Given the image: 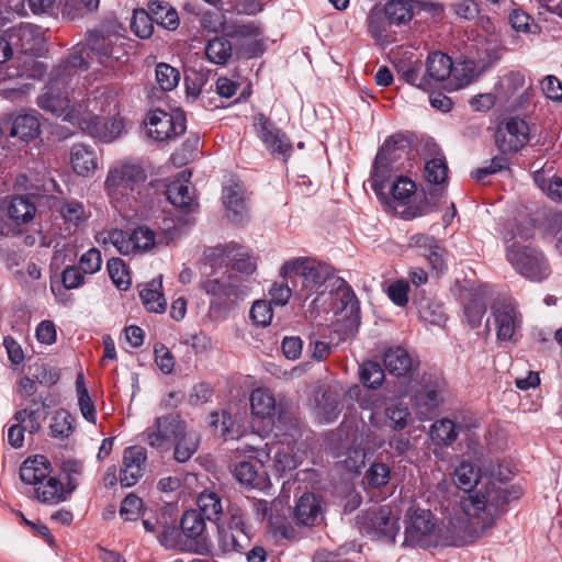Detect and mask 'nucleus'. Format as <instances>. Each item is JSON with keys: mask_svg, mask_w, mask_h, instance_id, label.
<instances>
[{"mask_svg": "<svg viewBox=\"0 0 562 562\" xmlns=\"http://www.w3.org/2000/svg\"><path fill=\"white\" fill-rule=\"evenodd\" d=\"M76 390L78 394L79 408L83 418L87 422L94 424L97 420L95 408L85 385V379L82 374H79L76 379Z\"/></svg>", "mask_w": 562, "mask_h": 562, "instance_id": "nucleus-52", "label": "nucleus"}, {"mask_svg": "<svg viewBox=\"0 0 562 562\" xmlns=\"http://www.w3.org/2000/svg\"><path fill=\"white\" fill-rule=\"evenodd\" d=\"M146 125L151 138L164 142L184 133L186 117L182 112L171 114L162 110H154L148 113Z\"/></svg>", "mask_w": 562, "mask_h": 562, "instance_id": "nucleus-16", "label": "nucleus"}, {"mask_svg": "<svg viewBox=\"0 0 562 562\" xmlns=\"http://www.w3.org/2000/svg\"><path fill=\"white\" fill-rule=\"evenodd\" d=\"M494 328L498 341H514L520 328V314L512 302H498L492 307Z\"/></svg>", "mask_w": 562, "mask_h": 562, "instance_id": "nucleus-20", "label": "nucleus"}, {"mask_svg": "<svg viewBox=\"0 0 562 562\" xmlns=\"http://www.w3.org/2000/svg\"><path fill=\"white\" fill-rule=\"evenodd\" d=\"M508 502V493L493 484L462 496L460 507L465 518H445L437 530L436 547H462L487 536Z\"/></svg>", "mask_w": 562, "mask_h": 562, "instance_id": "nucleus-1", "label": "nucleus"}, {"mask_svg": "<svg viewBox=\"0 0 562 562\" xmlns=\"http://www.w3.org/2000/svg\"><path fill=\"white\" fill-rule=\"evenodd\" d=\"M391 477V470L389 465L375 462L370 465L366 473V480L371 487H382L386 485Z\"/></svg>", "mask_w": 562, "mask_h": 562, "instance_id": "nucleus-62", "label": "nucleus"}, {"mask_svg": "<svg viewBox=\"0 0 562 562\" xmlns=\"http://www.w3.org/2000/svg\"><path fill=\"white\" fill-rule=\"evenodd\" d=\"M146 179V171L139 164L123 160L110 167L104 190L114 207L122 210L136 201Z\"/></svg>", "mask_w": 562, "mask_h": 562, "instance_id": "nucleus-4", "label": "nucleus"}, {"mask_svg": "<svg viewBox=\"0 0 562 562\" xmlns=\"http://www.w3.org/2000/svg\"><path fill=\"white\" fill-rule=\"evenodd\" d=\"M2 131L8 130L10 137H18L29 142L40 134V120L37 113H25L16 115L12 122L3 123Z\"/></svg>", "mask_w": 562, "mask_h": 562, "instance_id": "nucleus-30", "label": "nucleus"}, {"mask_svg": "<svg viewBox=\"0 0 562 562\" xmlns=\"http://www.w3.org/2000/svg\"><path fill=\"white\" fill-rule=\"evenodd\" d=\"M105 241L111 243L123 256L137 254L132 233L113 229L109 232Z\"/></svg>", "mask_w": 562, "mask_h": 562, "instance_id": "nucleus-58", "label": "nucleus"}, {"mask_svg": "<svg viewBox=\"0 0 562 562\" xmlns=\"http://www.w3.org/2000/svg\"><path fill=\"white\" fill-rule=\"evenodd\" d=\"M157 538L159 543L166 549L189 550L188 541L181 528L179 529L175 525H165L162 532Z\"/></svg>", "mask_w": 562, "mask_h": 562, "instance_id": "nucleus-51", "label": "nucleus"}, {"mask_svg": "<svg viewBox=\"0 0 562 562\" xmlns=\"http://www.w3.org/2000/svg\"><path fill=\"white\" fill-rule=\"evenodd\" d=\"M383 9L390 25L407 24L414 16L413 0H390L383 5Z\"/></svg>", "mask_w": 562, "mask_h": 562, "instance_id": "nucleus-38", "label": "nucleus"}, {"mask_svg": "<svg viewBox=\"0 0 562 562\" xmlns=\"http://www.w3.org/2000/svg\"><path fill=\"white\" fill-rule=\"evenodd\" d=\"M70 165L78 176L89 177L98 169L99 157L93 147L81 143L75 144L70 149Z\"/></svg>", "mask_w": 562, "mask_h": 562, "instance_id": "nucleus-29", "label": "nucleus"}, {"mask_svg": "<svg viewBox=\"0 0 562 562\" xmlns=\"http://www.w3.org/2000/svg\"><path fill=\"white\" fill-rule=\"evenodd\" d=\"M383 363L385 369L393 375L408 376L409 380L414 378L416 368L408 351L402 347L385 351Z\"/></svg>", "mask_w": 562, "mask_h": 562, "instance_id": "nucleus-33", "label": "nucleus"}, {"mask_svg": "<svg viewBox=\"0 0 562 562\" xmlns=\"http://www.w3.org/2000/svg\"><path fill=\"white\" fill-rule=\"evenodd\" d=\"M367 22L368 30L375 40H380L384 36L386 32V24L389 23L383 7L375 4L370 10Z\"/></svg>", "mask_w": 562, "mask_h": 562, "instance_id": "nucleus-60", "label": "nucleus"}, {"mask_svg": "<svg viewBox=\"0 0 562 562\" xmlns=\"http://www.w3.org/2000/svg\"><path fill=\"white\" fill-rule=\"evenodd\" d=\"M334 289L340 303V310L345 312V316L351 321H358L360 305L352 288L344 279L337 278L334 283Z\"/></svg>", "mask_w": 562, "mask_h": 562, "instance_id": "nucleus-37", "label": "nucleus"}, {"mask_svg": "<svg viewBox=\"0 0 562 562\" xmlns=\"http://www.w3.org/2000/svg\"><path fill=\"white\" fill-rule=\"evenodd\" d=\"M140 300L148 312L164 313L167 301L162 293V277L154 279L142 285L139 290Z\"/></svg>", "mask_w": 562, "mask_h": 562, "instance_id": "nucleus-35", "label": "nucleus"}, {"mask_svg": "<svg viewBox=\"0 0 562 562\" xmlns=\"http://www.w3.org/2000/svg\"><path fill=\"white\" fill-rule=\"evenodd\" d=\"M83 462L77 459H66L61 463V471L66 476V483L64 484L71 495L72 492L78 487V479L83 473Z\"/></svg>", "mask_w": 562, "mask_h": 562, "instance_id": "nucleus-59", "label": "nucleus"}, {"mask_svg": "<svg viewBox=\"0 0 562 562\" xmlns=\"http://www.w3.org/2000/svg\"><path fill=\"white\" fill-rule=\"evenodd\" d=\"M52 464L44 456L30 457L20 467L21 481L30 486L26 494L34 501L47 506L66 502L69 491L64 483L52 475Z\"/></svg>", "mask_w": 562, "mask_h": 562, "instance_id": "nucleus-2", "label": "nucleus"}, {"mask_svg": "<svg viewBox=\"0 0 562 562\" xmlns=\"http://www.w3.org/2000/svg\"><path fill=\"white\" fill-rule=\"evenodd\" d=\"M147 451L142 446H131L124 449L120 483L124 487L134 486L144 475Z\"/></svg>", "mask_w": 562, "mask_h": 562, "instance_id": "nucleus-23", "label": "nucleus"}, {"mask_svg": "<svg viewBox=\"0 0 562 562\" xmlns=\"http://www.w3.org/2000/svg\"><path fill=\"white\" fill-rule=\"evenodd\" d=\"M506 258L519 274L531 281L540 282L551 272L542 251L531 245L513 244Z\"/></svg>", "mask_w": 562, "mask_h": 562, "instance_id": "nucleus-8", "label": "nucleus"}, {"mask_svg": "<svg viewBox=\"0 0 562 562\" xmlns=\"http://www.w3.org/2000/svg\"><path fill=\"white\" fill-rule=\"evenodd\" d=\"M323 499L321 495L304 493L294 508V518L299 525L312 527L323 520Z\"/></svg>", "mask_w": 562, "mask_h": 562, "instance_id": "nucleus-27", "label": "nucleus"}, {"mask_svg": "<svg viewBox=\"0 0 562 562\" xmlns=\"http://www.w3.org/2000/svg\"><path fill=\"white\" fill-rule=\"evenodd\" d=\"M360 381L368 389H378L384 381L382 367L374 361H366L360 366Z\"/></svg>", "mask_w": 562, "mask_h": 562, "instance_id": "nucleus-53", "label": "nucleus"}, {"mask_svg": "<svg viewBox=\"0 0 562 562\" xmlns=\"http://www.w3.org/2000/svg\"><path fill=\"white\" fill-rule=\"evenodd\" d=\"M448 167L443 158H434L425 165V178L428 182L440 184L447 179Z\"/></svg>", "mask_w": 562, "mask_h": 562, "instance_id": "nucleus-63", "label": "nucleus"}, {"mask_svg": "<svg viewBox=\"0 0 562 562\" xmlns=\"http://www.w3.org/2000/svg\"><path fill=\"white\" fill-rule=\"evenodd\" d=\"M60 215L65 223L79 226L87 220L85 206L78 201H65L60 206Z\"/></svg>", "mask_w": 562, "mask_h": 562, "instance_id": "nucleus-61", "label": "nucleus"}, {"mask_svg": "<svg viewBox=\"0 0 562 562\" xmlns=\"http://www.w3.org/2000/svg\"><path fill=\"white\" fill-rule=\"evenodd\" d=\"M424 68L425 76L429 78V85L431 86L432 82L446 80L451 74L458 76L460 70L458 66L453 67L451 58L441 52L429 54Z\"/></svg>", "mask_w": 562, "mask_h": 562, "instance_id": "nucleus-32", "label": "nucleus"}, {"mask_svg": "<svg viewBox=\"0 0 562 562\" xmlns=\"http://www.w3.org/2000/svg\"><path fill=\"white\" fill-rule=\"evenodd\" d=\"M529 140V126L519 117H510L502 123L495 133V143L503 153H517Z\"/></svg>", "mask_w": 562, "mask_h": 562, "instance_id": "nucleus-19", "label": "nucleus"}, {"mask_svg": "<svg viewBox=\"0 0 562 562\" xmlns=\"http://www.w3.org/2000/svg\"><path fill=\"white\" fill-rule=\"evenodd\" d=\"M234 424L232 415L226 411H223L221 414L215 412L211 414L210 427L214 428L215 431L218 430L220 436L225 440L239 437L240 432L238 429H235Z\"/></svg>", "mask_w": 562, "mask_h": 562, "instance_id": "nucleus-49", "label": "nucleus"}, {"mask_svg": "<svg viewBox=\"0 0 562 562\" xmlns=\"http://www.w3.org/2000/svg\"><path fill=\"white\" fill-rule=\"evenodd\" d=\"M227 513V521L217 524L218 544L223 552H240L249 546L251 530L240 507L231 505Z\"/></svg>", "mask_w": 562, "mask_h": 562, "instance_id": "nucleus-9", "label": "nucleus"}, {"mask_svg": "<svg viewBox=\"0 0 562 562\" xmlns=\"http://www.w3.org/2000/svg\"><path fill=\"white\" fill-rule=\"evenodd\" d=\"M191 172L183 170L167 187V199L176 207L186 212L193 210L195 200L193 196V188L190 184Z\"/></svg>", "mask_w": 562, "mask_h": 562, "instance_id": "nucleus-26", "label": "nucleus"}, {"mask_svg": "<svg viewBox=\"0 0 562 562\" xmlns=\"http://www.w3.org/2000/svg\"><path fill=\"white\" fill-rule=\"evenodd\" d=\"M252 127L268 153L280 156L283 161L288 160L293 151V145L285 132L263 113L254 116Z\"/></svg>", "mask_w": 562, "mask_h": 562, "instance_id": "nucleus-12", "label": "nucleus"}, {"mask_svg": "<svg viewBox=\"0 0 562 562\" xmlns=\"http://www.w3.org/2000/svg\"><path fill=\"white\" fill-rule=\"evenodd\" d=\"M292 274L297 276L301 280V286L296 291L297 296L307 301L312 295L323 293L322 288L331 271L329 266L305 257L294 258L282 265L280 276L285 279Z\"/></svg>", "mask_w": 562, "mask_h": 562, "instance_id": "nucleus-6", "label": "nucleus"}, {"mask_svg": "<svg viewBox=\"0 0 562 562\" xmlns=\"http://www.w3.org/2000/svg\"><path fill=\"white\" fill-rule=\"evenodd\" d=\"M156 80L162 91L173 90L180 81V71L166 63L156 66Z\"/></svg>", "mask_w": 562, "mask_h": 562, "instance_id": "nucleus-57", "label": "nucleus"}, {"mask_svg": "<svg viewBox=\"0 0 562 562\" xmlns=\"http://www.w3.org/2000/svg\"><path fill=\"white\" fill-rule=\"evenodd\" d=\"M408 247L415 249L418 255L423 256L430 268L437 273H441L447 269V250L434 236L416 233L408 238Z\"/></svg>", "mask_w": 562, "mask_h": 562, "instance_id": "nucleus-21", "label": "nucleus"}, {"mask_svg": "<svg viewBox=\"0 0 562 562\" xmlns=\"http://www.w3.org/2000/svg\"><path fill=\"white\" fill-rule=\"evenodd\" d=\"M184 423L176 413L157 417L144 431L145 441L156 449H169L183 432Z\"/></svg>", "mask_w": 562, "mask_h": 562, "instance_id": "nucleus-15", "label": "nucleus"}, {"mask_svg": "<svg viewBox=\"0 0 562 562\" xmlns=\"http://www.w3.org/2000/svg\"><path fill=\"white\" fill-rule=\"evenodd\" d=\"M241 247L235 244L220 245L209 248L205 251V258L211 266H227L232 262L233 268L240 273L250 274L256 271L257 263L255 258L240 251Z\"/></svg>", "mask_w": 562, "mask_h": 562, "instance_id": "nucleus-18", "label": "nucleus"}, {"mask_svg": "<svg viewBox=\"0 0 562 562\" xmlns=\"http://www.w3.org/2000/svg\"><path fill=\"white\" fill-rule=\"evenodd\" d=\"M439 524L429 509L413 508L405 530V543L423 549L436 548Z\"/></svg>", "mask_w": 562, "mask_h": 562, "instance_id": "nucleus-11", "label": "nucleus"}, {"mask_svg": "<svg viewBox=\"0 0 562 562\" xmlns=\"http://www.w3.org/2000/svg\"><path fill=\"white\" fill-rule=\"evenodd\" d=\"M205 520L195 509L184 512L180 520V528L188 541L189 550L196 554L210 553L212 549Z\"/></svg>", "mask_w": 562, "mask_h": 562, "instance_id": "nucleus-17", "label": "nucleus"}, {"mask_svg": "<svg viewBox=\"0 0 562 562\" xmlns=\"http://www.w3.org/2000/svg\"><path fill=\"white\" fill-rule=\"evenodd\" d=\"M71 117L72 120L75 119L76 125L82 132L103 143L114 142L124 131L123 121L117 115L93 114L88 110V105L85 108V111L72 113Z\"/></svg>", "mask_w": 562, "mask_h": 562, "instance_id": "nucleus-10", "label": "nucleus"}, {"mask_svg": "<svg viewBox=\"0 0 562 562\" xmlns=\"http://www.w3.org/2000/svg\"><path fill=\"white\" fill-rule=\"evenodd\" d=\"M85 274H94L102 267V256L99 249L90 248L83 252L77 266Z\"/></svg>", "mask_w": 562, "mask_h": 562, "instance_id": "nucleus-64", "label": "nucleus"}, {"mask_svg": "<svg viewBox=\"0 0 562 562\" xmlns=\"http://www.w3.org/2000/svg\"><path fill=\"white\" fill-rule=\"evenodd\" d=\"M244 186L232 182L223 188V203L227 211V217L235 224H243L249 218V211Z\"/></svg>", "mask_w": 562, "mask_h": 562, "instance_id": "nucleus-25", "label": "nucleus"}, {"mask_svg": "<svg viewBox=\"0 0 562 562\" xmlns=\"http://www.w3.org/2000/svg\"><path fill=\"white\" fill-rule=\"evenodd\" d=\"M395 68L400 79L420 90L428 91L431 89L429 78L424 72V63L419 58L401 59L395 63Z\"/></svg>", "mask_w": 562, "mask_h": 562, "instance_id": "nucleus-31", "label": "nucleus"}, {"mask_svg": "<svg viewBox=\"0 0 562 562\" xmlns=\"http://www.w3.org/2000/svg\"><path fill=\"white\" fill-rule=\"evenodd\" d=\"M234 475L244 485L258 488L262 486L263 480L254 463L241 461L236 464Z\"/></svg>", "mask_w": 562, "mask_h": 562, "instance_id": "nucleus-54", "label": "nucleus"}, {"mask_svg": "<svg viewBox=\"0 0 562 562\" xmlns=\"http://www.w3.org/2000/svg\"><path fill=\"white\" fill-rule=\"evenodd\" d=\"M459 429L457 425L449 418L436 420L429 430L432 442L437 446L448 447L458 438Z\"/></svg>", "mask_w": 562, "mask_h": 562, "instance_id": "nucleus-41", "label": "nucleus"}, {"mask_svg": "<svg viewBox=\"0 0 562 562\" xmlns=\"http://www.w3.org/2000/svg\"><path fill=\"white\" fill-rule=\"evenodd\" d=\"M46 400L42 395L38 398H33L30 404H25L23 408L14 413L13 420L22 422L30 435L37 434L42 428L43 420L46 418V408L49 407Z\"/></svg>", "mask_w": 562, "mask_h": 562, "instance_id": "nucleus-28", "label": "nucleus"}, {"mask_svg": "<svg viewBox=\"0 0 562 562\" xmlns=\"http://www.w3.org/2000/svg\"><path fill=\"white\" fill-rule=\"evenodd\" d=\"M443 382L431 374H424L420 380H409L405 395H411L413 404L426 413L436 409L442 402Z\"/></svg>", "mask_w": 562, "mask_h": 562, "instance_id": "nucleus-14", "label": "nucleus"}, {"mask_svg": "<svg viewBox=\"0 0 562 562\" xmlns=\"http://www.w3.org/2000/svg\"><path fill=\"white\" fill-rule=\"evenodd\" d=\"M233 47L227 36H216L205 46L207 59L215 65H224L232 57Z\"/></svg>", "mask_w": 562, "mask_h": 562, "instance_id": "nucleus-45", "label": "nucleus"}, {"mask_svg": "<svg viewBox=\"0 0 562 562\" xmlns=\"http://www.w3.org/2000/svg\"><path fill=\"white\" fill-rule=\"evenodd\" d=\"M12 46L22 53L38 54L43 47L41 29L32 23H20L7 32Z\"/></svg>", "mask_w": 562, "mask_h": 562, "instance_id": "nucleus-24", "label": "nucleus"}, {"mask_svg": "<svg viewBox=\"0 0 562 562\" xmlns=\"http://www.w3.org/2000/svg\"><path fill=\"white\" fill-rule=\"evenodd\" d=\"M35 55L36 54L23 53V56L16 57V76L41 79L45 75L47 68L43 61L35 58Z\"/></svg>", "mask_w": 562, "mask_h": 562, "instance_id": "nucleus-48", "label": "nucleus"}, {"mask_svg": "<svg viewBox=\"0 0 562 562\" xmlns=\"http://www.w3.org/2000/svg\"><path fill=\"white\" fill-rule=\"evenodd\" d=\"M418 314L420 321L429 325L441 327L447 321L442 304L429 299L419 302Z\"/></svg>", "mask_w": 562, "mask_h": 562, "instance_id": "nucleus-46", "label": "nucleus"}, {"mask_svg": "<svg viewBox=\"0 0 562 562\" xmlns=\"http://www.w3.org/2000/svg\"><path fill=\"white\" fill-rule=\"evenodd\" d=\"M119 34L110 31L94 30L87 36L85 44H78L70 53L67 64L72 69H88L95 59L100 65L110 60H120L122 47Z\"/></svg>", "mask_w": 562, "mask_h": 562, "instance_id": "nucleus-5", "label": "nucleus"}, {"mask_svg": "<svg viewBox=\"0 0 562 562\" xmlns=\"http://www.w3.org/2000/svg\"><path fill=\"white\" fill-rule=\"evenodd\" d=\"M106 269L112 282L120 290H127L131 285L130 272L120 258H111L108 260Z\"/></svg>", "mask_w": 562, "mask_h": 562, "instance_id": "nucleus-56", "label": "nucleus"}, {"mask_svg": "<svg viewBox=\"0 0 562 562\" xmlns=\"http://www.w3.org/2000/svg\"><path fill=\"white\" fill-rule=\"evenodd\" d=\"M198 513L205 519L217 522L223 515L221 497L212 491H203L196 497Z\"/></svg>", "mask_w": 562, "mask_h": 562, "instance_id": "nucleus-39", "label": "nucleus"}, {"mask_svg": "<svg viewBox=\"0 0 562 562\" xmlns=\"http://www.w3.org/2000/svg\"><path fill=\"white\" fill-rule=\"evenodd\" d=\"M485 312L486 303L481 293H471L470 297L464 301V317L471 328H476L481 325Z\"/></svg>", "mask_w": 562, "mask_h": 562, "instance_id": "nucleus-47", "label": "nucleus"}, {"mask_svg": "<svg viewBox=\"0 0 562 562\" xmlns=\"http://www.w3.org/2000/svg\"><path fill=\"white\" fill-rule=\"evenodd\" d=\"M480 477V468H477L474 463L469 461L461 462L454 470V483L459 488L463 490L467 493L465 495L477 492V490L473 491V487L479 483ZM492 484L495 485L496 487H501L507 493V491L503 486L496 484L495 482H488L487 484L483 485V487ZM481 488L482 486L479 488V491Z\"/></svg>", "mask_w": 562, "mask_h": 562, "instance_id": "nucleus-34", "label": "nucleus"}, {"mask_svg": "<svg viewBox=\"0 0 562 562\" xmlns=\"http://www.w3.org/2000/svg\"><path fill=\"white\" fill-rule=\"evenodd\" d=\"M154 16L149 9H136L133 12L131 29L139 38H148L154 32Z\"/></svg>", "mask_w": 562, "mask_h": 562, "instance_id": "nucleus-50", "label": "nucleus"}, {"mask_svg": "<svg viewBox=\"0 0 562 562\" xmlns=\"http://www.w3.org/2000/svg\"><path fill=\"white\" fill-rule=\"evenodd\" d=\"M75 431V417L64 408L55 411L49 423V436L54 439L65 440Z\"/></svg>", "mask_w": 562, "mask_h": 562, "instance_id": "nucleus-40", "label": "nucleus"}, {"mask_svg": "<svg viewBox=\"0 0 562 562\" xmlns=\"http://www.w3.org/2000/svg\"><path fill=\"white\" fill-rule=\"evenodd\" d=\"M75 80V71L67 64L55 69L45 86V91L37 97V105L56 116H63L65 121L76 125L72 113L85 111L83 101H77L69 98V91Z\"/></svg>", "mask_w": 562, "mask_h": 562, "instance_id": "nucleus-3", "label": "nucleus"}, {"mask_svg": "<svg viewBox=\"0 0 562 562\" xmlns=\"http://www.w3.org/2000/svg\"><path fill=\"white\" fill-rule=\"evenodd\" d=\"M250 406L252 414L260 417H271L277 408L273 394L266 389H256L250 394Z\"/></svg>", "mask_w": 562, "mask_h": 562, "instance_id": "nucleus-42", "label": "nucleus"}, {"mask_svg": "<svg viewBox=\"0 0 562 562\" xmlns=\"http://www.w3.org/2000/svg\"><path fill=\"white\" fill-rule=\"evenodd\" d=\"M148 9L154 16L155 23L168 30H176L179 25L178 12L166 1H150Z\"/></svg>", "mask_w": 562, "mask_h": 562, "instance_id": "nucleus-43", "label": "nucleus"}, {"mask_svg": "<svg viewBox=\"0 0 562 562\" xmlns=\"http://www.w3.org/2000/svg\"><path fill=\"white\" fill-rule=\"evenodd\" d=\"M88 110L98 115H119L117 95L112 90H97L92 99L82 100Z\"/></svg>", "mask_w": 562, "mask_h": 562, "instance_id": "nucleus-36", "label": "nucleus"}, {"mask_svg": "<svg viewBox=\"0 0 562 562\" xmlns=\"http://www.w3.org/2000/svg\"><path fill=\"white\" fill-rule=\"evenodd\" d=\"M408 140L402 134L391 135L380 147L373 164L371 175L372 188L381 190L385 187L386 180L397 168V162L407 153Z\"/></svg>", "mask_w": 562, "mask_h": 562, "instance_id": "nucleus-7", "label": "nucleus"}, {"mask_svg": "<svg viewBox=\"0 0 562 562\" xmlns=\"http://www.w3.org/2000/svg\"><path fill=\"white\" fill-rule=\"evenodd\" d=\"M398 530V520L387 507L368 512L361 521V532L372 540L392 543Z\"/></svg>", "mask_w": 562, "mask_h": 562, "instance_id": "nucleus-13", "label": "nucleus"}, {"mask_svg": "<svg viewBox=\"0 0 562 562\" xmlns=\"http://www.w3.org/2000/svg\"><path fill=\"white\" fill-rule=\"evenodd\" d=\"M1 200L9 225L14 231V236L22 234L21 227L35 217V204L26 195H13Z\"/></svg>", "mask_w": 562, "mask_h": 562, "instance_id": "nucleus-22", "label": "nucleus"}, {"mask_svg": "<svg viewBox=\"0 0 562 562\" xmlns=\"http://www.w3.org/2000/svg\"><path fill=\"white\" fill-rule=\"evenodd\" d=\"M200 445V436L195 431H187L186 425L183 432L175 441V459L178 462L188 461L198 450Z\"/></svg>", "mask_w": 562, "mask_h": 562, "instance_id": "nucleus-44", "label": "nucleus"}, {"mask_svg": "<svg viewBox=\"0 0 562 562\" xmlns=\"http://www.w3.org/2000/svg\"><path fill=\"white\" fill-rule=\"evenodd\" d=\"M384 416L390 428L393 430H402L407 427L411 413L407 406L398 403L387 406Z\"/></svg>", "mask_w": 562, "mask_h": 562, "instance_id": "nucleus-55", "label": "nucleus"}]
</instances>
